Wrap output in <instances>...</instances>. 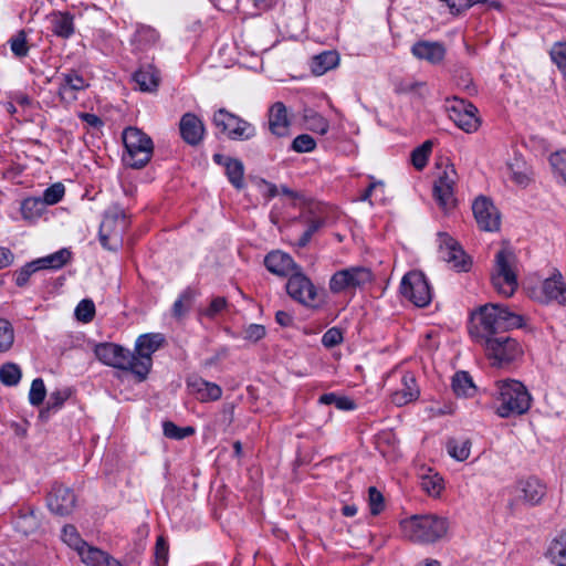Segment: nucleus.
Masks as SVG:
<instances>
[{
  "instance_id": "f257e3e1",
  "label": "nucleus",
  "mask_w": 566,
  "mask_h": 566,
  "mask_svg": "<svg viewBox=\"0 0 566 566\" xmlns=\"http://www.w3.org/2000/svg\"><path fill=\"white\" fill-rule=\"evenodd\" d=\"M523 317L500 304H485L472 315L470 335L494 365L510 363L522 354L518 343L506 335L521 327Z\"/></svg>"
},
{
  "instance_id": "f03ea898",
  "label": "nucleus",
  "mask_w": 566,
  "mask_h": 566,
  "mask_svg": "<svg viewBox=\"0 0 566 566\" xmlns=\"http://www.w3.org/2000/svg\"><path fill=\"white\" fill-rule=\"evenodd\" d=\"M449 520L436 514L412 515L400 521L402 536L420 544L436 543L443 538L449 531Z\"/></svg>"
},
{
  "instance_id": "7ed1b4c3",
  "label": "nucleus",
  "mask_w": 566,
  "mask_h": 566,
  "mask_svg": "<svg viewBox=\"0 0 566 566\" xmlns=\"http://www.w3.org/2000/svg\"><path fill=\"white\" fill-rule=\"evenodd\" d=\"M496 386L499 390L497 398L501 401L496 413L501 418L521 416L528 411L532 397L522 382L505 379L499 380Z\"/></svg>"
},
{
  "instance_id": "20e7f679",
  "label": "nucleus",
  "mask_w": 566,
  "mask_h": 566,
  "mask_svg": "<svg viewBox=\"0 0 566 566\" xmlns=\"http://www.w3.org/2000/svg\"><path fill=\"white\" fill-rule=\"evenodd\" d=\"M123 143L126 148L124 161L127 166L140 169L149 163L154 145L145 133L136 127H128L123 132Z\"/></svg>"
},
{
  "instance_id": "39448f33",
  "label": "nucleus",
  "mask_w": 566,
  "mask_h": 566,
  "mask_svg": "<svg viewBox=\"0 0 566 566\" xmlns=\"http://www.w3.org/2000/svg\"><path fill=\"white\" fill-rule=\"evenodd\" d=\"M165 343L163 334L140 335L136 340L135 353H133V375L143 381L147 378L153 366L151 355L157 352Z\"/></svg>"
},
{
  "instance_id": "423d86ee",
  "label": "nucleus",
  "mask_w": 566,
  "mask_h": 566,
  "mask_svg": "<svg viewBox=\"0 0 566 566\" xmlns=\"http://www.w3.org/2000/svg\"><path fill=\"white\" fill-rule=\"evenodd\" d=\"M492 283L495 290L505 296H511L514 293L517 287V279L513 252L505 249L497 252Z\"/></svg>"
},
{
  "instance_id": "0eeeda50",
  "label": "nucleus",
  "mask_w": 566,
  "mask_h": 566,
  "mask_svg": "<svg viewBox=\"0 0 566 566\" xmlns=\"http://www.w3.org/2000/svg\"><path fill=\"white\" fill-rule=\"evenodd\" d=\"M374 276L366 266H352L335 272L329 280V291L339 294L346 291L360 289L371 283Z\"/></svg>"
},
{
  "instance_id": "6e6552de",
  "label": "nucleus",
  "mask_w": 566,
  "mask_h": 566,
  "mask_svg": "<svg viewBox=\"0 0 566 566\" xmlns=\"http://www.w3.org/2000/svg\"><path fill=\"white\" fill-rule=\"evenodd\" d=\"M127 226L128 221L122 211L117 209L107 211L99 226L101 244L105 249L117 250L122 242V233Z\"/></svg>"
},
{
  "instance_id": "1a4fd4ad",
  "label": "nucleus",
  "mask_w": 566,
  "mask_h": 566,
  "mask_svg": "<svg viewBox=\"0 0 566 566\" xmlns=\"http://www.w3.org/2000/svg\"><path fill=\"white\" fill-rule=\"evenodd\" d=\"M400 292L418 307L427 306L432 298L430 285L420 271H411L403 275Z\"/></svg>"
},
{
  "instance_id": "9d476101",
  "label": "nucleus",
  "mask_w": 566,
  "mask_h": 566,
  "mask_svg": "<svg viewBox=\"0 0 566 566\" xmlns=\"http://www.w3.org/2000/svg\"><path fill=\"white\" fill-rule=\"evenodd\" d=\"M214 125L234 140H247L255 135V128L249 122L228 112L224 108L218 109L213 115Z\"/></svg>"
},
{
  "instance_id": "9b49d317",
  "label": "nucleus",
  "mask_w": 566,
  "mask_h": 566,
  "mask_svg": "<svg viewBox=\"0 0 566 566\" xmlns=\"http://www.w3.org/2000/svg\"><path fill=\"white\" fill-rule=\"evenodd\" d=\"M72 253L67 249H61L44 258H40L27 263L15 273V284L20 287L25 286L30 276L44 269H61L71 260Z\"/></svg>"
},
{
  "instance_id": "f8f14e48",
  "label": "nucleus",
  "mask_w": 566,
  "mask_h": 566,
  "mask_svg": "<svg viewBox=\"0 0 566 566\" xmlns=\"http://www.w3.org/2000/svg\"><path fill=\"white\" fill-rule=\"evenodd\" d=\"M439 256L458 272H468L472 261L460 243L448 233L438 234Z\"/></svg>"
},
{
  "instance_id": "ddd939ff",
  "label": "nucleus",
  "mask_w": 566,
  "mask_h": 566,
  "mask_svg": "<svg viewBox=\"0 0 566 566\" xmlns=\"http://www.w3.org/2000/svg\"><path fill=\"white\" fill-rule=\"evenodd\" d=\"M447 112L449 118L465 133H474L480 127L478 108L470 102L454 97Z\"/></svg>"
},
{
  "instance_id": "4468645a",
  "label": "nucleus",
  "mask_w": 566,
  "mask_h": 566,
  "mask_svg": "<svg viewBox=\"0 0 566 566\" xmlns=\"http://www.w3.org/2000/svg\"><path fill=\"white\" fill-rule=\"evenodd\" d=\"M95 356L103 364L133 374V353L114 343H101L94 348Z\"/></svg>"
},
{
  "instance_id": "2eb2a0df",
  "label": "nucleus",
  "mask_w": 566,
  "mask_h": 566,
  "mask_svg": "<svg viewBox=\"0 0 566 566\" xmlns=\"http://www.w3.org/2000/svg\"><path fill=\"white\" fill-rule=\"evenodd\" d=\"M472 211L480 230L488 232H495L500 230V211L488 197H478L473 201Z\"/></svg>"
},
{
  "instance_id": "dca6fc26",
  "label": "nucleus",
  "mask_w": 566,
  "mask_h": 566,
  "mask_svg": "<svg viewBox=\"0 0 566 566\" xmlns=\"http://www.w3.org/2000/svg\"><path fill=\"white\" fill-rule=\"evenodd\" d=\"M458 180L455 168L452 164H447L444 170L434 181L433 195L440 207L450 209L454 207V186Z\"/></svg>"
},
{
  "instance_id": "f3484780",
  "label": "nucleus",
  "mask_w": 566,
  "mask_h": 566,
  "mask_svg": "<svg viewBox=\"0 0 566 566\" xmlns=\"http://www.w3.org/2000/svg\"><path fill=\"white\" fill-rule=\"evenodd\" d=\"M286 292L294 301L305 306H311L316 298V289L301 268L289 277Z\"/></svg>"
},
{
  "instance_id": "a211bd4d",
  "label": "nucleus",
  "mask_w": 566,
  "mask_h": 566,
  "mask_svg": "<svg viewBox=\"0 0 566 566\" xmlns=\"http://www.w3.org/2000/svg\"><path fill=\"white\" fill-rule=\"evenodd\" d=\"M76 497L73 491L63 485L52 489L48 497V506L54 514L69 515L75 507Z\"/></svg>"
},
{
  "instance_id": "6ab92c4d",
  "label": "nucleus",
  "mask_w": 566,
  "mask_h": 566,
  "mask_svg": "<svg viewBox=\"0 0 566 566\" xmlns=\"http://www.w3.org/2000/svg\"><path fill=\"white\" fill-rule=\"evenodd\" d=\"M269 129L276 137L290 135L291 119L287 108L282 102H275L268 112Z\"/></svg>"
},
{
  "instance_id": "aec40b11",
  "label": "nucleus",
  "mask_w": 566,
  "mask_h": 566,
  "mask_svg": "<svg viewBox=\"0 0 566 566\" xmlns=\"http://www.w3.org/2000/svg\"><path fill=\"white\" fill-rule=\"evenodd\" d=\"M266 269L279 276H291L300 266L294 262L292 256L281 251H272L264 259Z\"/></svg>"
},
{
  "instance_id": "412c9836",
  "label": "nucleus",
  "mask_w": 566,
  "mask_h": 566,
  "mask_svg": "<svg viewBox=\"0 0 566 566\" xmlns=\"http://www.w3.org/2000/svg\"><path fill=\"white\" fill-rule=\"evenodd\" d=\"M180 135L189 145H198L205 135V126L202 122L192 113H186L179 124Z\"/></svg>"
},
{
  "instance_id": "4be33fe9",
  "label": "nucleus",
  "mask_w": 566,
  "mask_h": 566,
  "mask_svg": "<svg viewBox=\"0 0 566 566\" xmlns=\"http://www.w3.org/2000/svg\"><path fill=\"white\" fill-rule=\"evenodd\" d=\"M520 497L528 505H537L546 494V486L536 478H527L517 483Z\"/></svg>"
},
{
  "instance_id": "5701e85b",
  "label": "nucleus",
  "mask_w": 566,
  "mask_h": 566,
  "mask_svg": "<svg viewBox=\"0 0 566 566\" xmlns=\"http://www.w3.org/2000/svg\"><path fill=\"white\" fill-rule=\"evenodd\" d=\"M187 384L191 394H193L198 400L203 402L218 400L222 395L220 386L200 377H191L188 379Z\"/></svg>"
},
{
  "instance_id": "b1692460",
  "label": "nucleus",
  "mask_w": 566,
  "mask_h": 566,
  "mask_svg": "<svg viewBox=\"0 0 566 566\" xmlns=\"http://www.w3.org/2000/svg\"><path fill=\"white\" fill-rule=\"evenodd\" d=\"M411 52L417 59L431 64L442 62L446 56V48L440 42L419 41L413 44Z\"/></svg>"
},
{
  "instance_id": "393cba45",
  "label": "nucleus",
  "mask_w": 566,
  "mask_h": 566,
  "mask_svg": "<svg viewBox=\"0 0 566 566\" xmlns=\"http://www.w3.org/2000/svg\"><path fill=\"white\" fill-rule=\"evenodd\" d=\"M419 394L416 378L412 375H405L402 377V387L391 395V401L396 406L401 407L418 399Z\"/></svg>"
},
{
  "instance_id": "a878e982",
  "label": "nucleus",
  "mask_w": 566,
  "mask_h": 566,
  "mask_svg": "<svg viewBox=\"0 0 566 566\" xmlns=\"http://www.w3.org/2000/svg\"><path fill=\"white\" fill-rule=\"evenodd\" d=\"M542 292L546 301H557L559 304H566V283L559 273L543 282Z\"/></svg>"
},
{
  "instance_id": "bb28decb",
  "label": "nucleus",
  "mask_w": 566,
  "mask_h": 566,
  "mask_svg": "<svg viewBox=\"0 0 566 566\" xmlns=\"http://www.w3.org/2000/svg\"><path fill=\"white\" fill-rule=\"evenodd\" d=\"M86 81L76 72L63 74V82L61 83L59 95L62 101L71 102L76 98L73 94L75 91H82L87 87Z\"/></svg>"
},
{
  "instance_id": "cd10ccee",
  "label": "nucleus",
  "mask_w": 566,
  "mask_h": 566,
  "mask_svg": "<svg viewBox=\"0 0 566 566\" xmlns=\"http://www.w3.org/2000/svg\"><path fill=\"white\" fill-rule=\"evenodd\" d=\"M134 80L143 92H154L159 85V72L153 65L142 67L134 74Z\"/></svg>"
},
{
  "instance_id": "c85d7f7f",
  "label": "nucleus",
  "mask_w": 566,
  "mask_h": 566,
  "mask_svg": "<svg viewBox=\"0 0 566 566\" xmlns=\"http://www.w3.org/2000/svg\"><path fill=\"white\" fill-rule=\"evenodd\" d=\"M52 32L63 39L74 33L73 15L69 12H53L50 15Z\"/></svg>"
},
{
  "instance_id": "c756f323",
  "label": "nucleus",
  "mask_w": 566,
  "mask_h": 566,
  "mask_svg": "<svg viewBox=\"0 0 566 566\" xmlns=\"http://www.w3.org/2000/svg\"><path fill=\"white\" fill-rule=\"evenodd\" d=\"M294 221L301 222L303 221L307 228L304 233L300 237L297 242L295 243L298 248H304L308 244L314 233H316L325 223L324 219L321 217H315L312 213H304L298 218H295Z\"/></svg>"
},
{
  "instance_id": "7c9ffc66",
  "label": "nucleus",
  "mask_w": 566,
  "mask_h": 566,
  "mask_svg": "<svg viewBox=\"0 0 566 566\" xmlns=\"http://www.w3.org/2000/svg\"><path fill=\"white\" fill-rule=\"evenodd\" d=\"M339 56L334 51H325L313 56L311 69L315 75H323L327 71L338 65Z\"/></svg>"
},
{
  "instance_id": "2f4dec72",
  "label": "nucleus",
  "mask_w": 566,
  "mask_h": 566,
  "mask_svg": "<svg viewBox=\"0 0 566 566\" xmlns=\"http://www.w3.org/2000/svg\"><path fill=\"white\" fill-rule=\"evenodd\" d=\"M452 389L458 397H472L476 391V387L469 373L458 371L452 378Z\"/></svg>"
},
{
  "instance_id": "473e14b6",
  "label": "nucleus",
  "mask_w": 566,
  "mask_h": 566,
  "mask_svg": "<svg viewBox=\"0 0 566 566\" xmlns=\"http://www.w3.org/2000/svg\"><path fill=\"white\" fill-rule=\"evenodd\" d=\"M547 554L554 565L566 566V530L552 541Z\"/></svg>"
},
{
  "instance_id": "72a5a7b5",
  "label": "nucleus",
  "mask_w": 566,
  "mask_h": 566,
  "mask_svg": "<svg viewBox=\"0 0 566 566\" xmlns=\"http://www.w3.org/2000/svg\"><path fill=\"white\" fill-rule=\"evenodd\" d=\"M39 527L40 520L33 511L22 513L14 520V528L25 536L34 534Z\"/></svg>"
},
{
  "instance_id": "f704fd0d",
  "label": "nucleus",
  "mask_w": 566,
  "mask_h": 566,
  "mask_svg": "<svg viewBox=\"0 0 566 566\" xmlns=\"http://www.w3.org/2000/svg\"><path fill=\"white\" fill-rule=\"evenodd\" d=\"M226 174L229 181L237 188L241 189L244 186V167L239 159L228 158L224 163Z\"/></svg>"
},
{
  "instance_id": "c9c22d12",
  "label": "nucleus",
  "mask_w": 566,
  "mask_h": 566,
  "mask_svg": "<svg viewBox=\"0 0 566 566\" xmlns=\"http://www.w3.org/2000/svg\"><path fill=\"white\" fill-rule=\"evenodd\" d=\"M303 118L306 127L314 133L324 135L329 128L327 119H325L321 114L313 109H305Z\"/></svg>"
},
{
  "instance_id": "e433bc0d",
  "label": "nucleus",
  "mask_w": 566,
  "mask_h": 566,
  "mask_svg": "<svg viewBox=\"0 0 566 566\" xmlns=\"http://www.w3.org/2000/svg\"><path fill=\"white\" fill-rule=\"evenodd\" d=\"M44 208L41 198H28L21 205V213L25 220H33L42 214Z\"/></svg>"
},
{
  "instance_id": "4c0bfd02",
  "label": "nucleus",
  "mask_w": 566,
  "mask_h": 566,
  "mask_svg": "<svg viewBox=\"0 0 566 566\" xmlns=\"http://www.w3.org/2000/svg\"><path fill=\"white\" fill-rule=\"evenodd\" d=\"M61 538L69 547L76 552L86 547V542L81 537L76 527L73 525H65L63 527Z\"/></svg>"
},
{
  "instance_id": "58836bf2",
  "label": "nucleus",
  "mask_w": 566,
  "mask_h": 566,
  "mask_svg": "<svg viewBox=\"0 0 566 566\" xmlns=\"http://www.w3.org/2000/svg\"><path fill=\"white\" fill-rule=\"evenodd\" d=\"M21 379V369L14 363H6L0 367V381L6 386H15Z\"/></svg>"
},
{
  "instance_id": "ea45409f",
  "label": "nucleus",
  "mask_w": 566,
  "mask_h": 566,
  "mask_svg": "<svg viewBox=\"0 0 566 566\" xmlns=\"http://www.w3.org/2000/svg\"><path fill=\"white\" fill-rule=\"evenodd\" d=\"M164 434L169 439L181 440L195 434L196 430L191 426L178 427L172 421H165L163 424Z\"/></svg>"
},
{
  "instance_id": "a19ab883",
  "label": "nucleus",
  "mask_w": 566,
  "mask_h": 566,
  "mask_svg": "<svg viewBox=\"0 0 566 566\" xmlns=\"http://www.w3.org/2000/svg\"><path fill=\"white\" fill-rule=\"evenodd\" d=\"M507 166L511 171V178L515 184L520 186L528 185L531 180L530 171L521 159H515L514 163H510Z\"/></svg>"
},
{
  "instance_id": "79ce46f5",
  "label": "nucleus",
  "mask_w": 566,
  "mask_h": 566,
  "mask_svg": "<svg viewBox=\"0 0 566 566\" xmlns=\"http://www.w3.org/2000/svg\"><path fill=\"white\" fill-rule=\"evenodd\" d=\"M432 145L431 140H426L421 146L412 150L411 163L416 169L421 170L426 167Z\"/></svg>"
},
{
  "instance_id": "37998d69",
  "label": "nucleus",
  "mask_w": 566,
  "mask_h": 566,
  "mask_svg": "<svg viewBox=\"0 0 566 566\" xmlns=\"http://www.w3.org/2000/svg\"><path fill=\"white\" fill-rule=\"evenodd\" d=\"M77 554L80 555L82 562L88 566H101L102 558H105V552L90 546L86 543V547L81 548Z\"/></svg>"
},
{
  "instance_id": "c03bdc74",
  "label": "nucleus",
  "mask_w": 566,
  "mask_h": 566,
  "mask_svg": "<svg viewBox=\"0 0 566 566\" xmlns=\"http://www.w3.org/2000/svg\"><path fill=\"white\" fill-rule=\"evenodd\" d=\"M449 454L458 461H464L470 455L471 442L470 440H463L458 442L454 439L448 441L447 444Z\"/></svg>"
},
{
  "instance_id": "a18cd8bd",
  "label": "nucleus",
  "mask_w": 566,
  "mask_h": 566,
  "mask_svg": "<svg viewBox=\"0 0 566 566\" xmlns=\"http://www.w3.org/2000/svg\"><path fill=\"white\" fill-rule=\"evenodd\" d=\"M14 343V331L8 319L0 317V353L8 352Z\"/></svg>"
},
{
  "instance_id": "49530a36",
  "label": "nucleus",
  "mask_w": 566,
  "mask_h": 566,
  "mask_svg": "<svg viewBox=\"0 0 566 566\" xmlns=\"http://www.w3.org/2000/svg\"><path fill=\"white\" fill-rule=\"evenodd\" d=\"M318 401L323 405H335L339 410H352L355 408V402L353 400L347 397L337 396L333 392L322 395Z\"/></svg>"
},
{
  "instance_id": "de8ad7c7",
  "label": "nucleus",
  "mask_w": 566,
  "mask_h": 566,
  "mask_svg": "<svg viewBox=\"0 0 566 566\" xmlns=\"http://www.w3.org/2000/svg\"><path fill=\"white\" fill-rule=\"evenodd\" d=\"M421 488L431 496H438L443 489V480L438 474L423 476Z\"/></svg>"
},
{
  "instance_id": "09e8293b",
  "label": "nucleus",
  "mask_w": 566,
  "mask_h": 566,
  "mask_svg": "<svg viewBox=\"0 0 566 566\" xmlns=\"http://www.w3.org/2000/svg\"><path fill=\"white\" fill-rule=\"evenodd\" d=\"M10 48L12 53L18 57H23L29 52L27 34L23 30L19 31L10 39Z\"/></svg>"
},
{
  "instance_id": "8fccbe9b",
  "label": "nucleus",
  "mask_w": 566,
  "mask_h": 566,
  "mask_svg": "<svg viewBox=\"0 0 566 566\" xmlns=\"http://www.w3.org/2000/svg\"><path fill=\"white\" fill-rule=\"evenodd\" d=\"M95 315V305L91 300H82L76 308L75 316L80 322L90 323Z\"/></svg>"
},
{
  "instance_id": "3c124183",
  "label": "nucleus",
  "mask_w": 566,
  "mask_h": 566,
  "mask_svg": "<svg viewBox=\"0 0 566 566\" xmlns=\"http://www.w3.org/2000/svg\"><path fill=\"white\" fill-rule=\"evenodd\" d=\"M195 297V292L190 289H187L182 292L180 297L174 303L172 313L176 317H181L190 306L192 300Z\"/></svg>"
},
{
  "instance_id": "603ef678",
  "label": "nucleus",
  "mask_w": 566,
  "mask_h": 566,
  "mask_svg": "<svg viewBox=\"0 0 566 566\" xmlns=\"http://www.w3.org/2000/svg\"><path fill=\"white\" fill-rule=\"evenodd\" d=\"M549 163L554 172L566 184V150H560L549 156Z\"/></svg>"
},
{
  "instance_id": "864d4df0",
  "label": "nucleus",
  "mask_w": 566,
  "mask_h": 566,
  "mask_svg": "<svg viewBox=\"0 0 566 566\" xmlns=\"http://www.w3.org/2000/svg\"><path fill=\"white\" fill-rule=\"evenodd\" d=\"M292 149L296 153H310L316 147L315 139L308 134H302L292 142Z\"/></svg>"
},
{
  "instance_id": "5fc2aeb1",
  "label": "nucleus",
  "mask_w": 566,
  "mask_h": 566,
  "mask_svg": "<svg viewBox=\"0 0 566 566\" xmlns=\"http://www.w3.org/2000/svg\"><path fill=\"white\" fill-rule=\"evenodd\" d=\"M551 57L566 77V42L556 43L551 50Z\"/></svg>"
},
{
  "instance_id": "6e6d98bb",
  "label": "nucleus",
  "mask_w": 566,
  "mask_h": 566,
  "mask_svg": "<svg viewBox=\"0 0 566 566\" xmlns=\"http://www.w3.org/2000/svg\"><path fill=\"white\" fill-rule=\"evenodd\" d=\"M46 395L44 382L41 378H35L30 388L29 399L31 405L39 406L43 402Z\"/></svg>"
},
{
  "instance_id": "4d7b16f0",
  "label": "nucleus",
  "mask_w": 566,
  "mask_h": 566,
  "mask_svg": "<svg viewBox=\"0 0 566 566\" xmlns=\"http://www.w3.org/2000/svg\"><path fill=\"white\" fill-rule=\"evenodd\" d=\"M64 186L61 182H56L50 186L43 192V198L41 199L44 205H55L64 196Z\"/></svg>"
},
{
  "instance_id": "13d9d810",
  "label": "nucleus",
  "mask_w": 566,
  "mask_h": 566,
  "mask_svg": "<svg viewBox=\"0 0 566 566\" xmlns=\"http://www.w3.org/2000/svg\"><path fill=\"white\" fill-rule=\"evenodd\" d=\"M169 546L163 536H159L155 546V564L156 566H166L168 562Z\"/></svg>"
},
{
  "instance_id": "bf43d9fd",
  "label": "nucleus",
  "mask_w": 566,
  "mask_h": 566,
  "mask_svg": "<svg viewBox=\"0 0 566 566\" xmlns=\"http://www.w3.org/2000/svg\"><path fill=\"white\" fill-rule=\"evenodd\" d=\"M368 501L373 515H378L385 507L384 496L375 486L368 489Z\"/></svg>"
},
{
  "instance_id": "052dcab7",
  "label": "nucleus",
  "mask_w": 566,
  "mask_h": 566,
  "mask_svg": "<svg viewBox=\"0 0 566 566\" xmlns=\"http://www.w3.org/2000/svg\"><path fill=\"white\" fill-rule=\"evenodd\" d=\"M343 342V333L339 328L332 327L325 332L322 337V343L325 347L332 348Z\"/></svg>"
},
{
  "instance_id": "680f3d73",
  "label": "nucleus",
  "mask_w": 566,
  "mask_h": 566,
  "mask_svg": "<svg viewBox=\"0 0 566 566\" xmlns=\"http://www.w3.org/2000/svg\"><path fill=\"white\" fill-rule=\"evenodd\" d=\"M265 335V328L263 325L258 324H251L245 331H244V337L245 339L258 342L261 338H263Z\"/></svg>"
},
{
  "instance_id": "e2e57ef3",
  "label": "nucleus",
  "mask_w": 566,
  "mask_h": 566,
  "mask_svg": "<svg viewBox=\"0 0 566 566\" xmlns=\"http://www.w3.org/2000/svg\"><path fill=\"white\" fill-rule=\"evenodd\" d=\"M69 397V390H56L50 395L48 406L49 408H60Z\"/></svg>"
},
{
  "instance_id": "0e129e2a",
  "label": "nucleus",
  "mask_w": 566,
  "mask_h": 566,
  "mask_svg": "<svg viewBox=\"0 0 566 566\" xmlns=\"http://www.w3.org/2000/svg\"><path fill=\"white\" fill-rule=\"evenodd\" d=\"M424 84L422 82L400 81L396 86V91L398 93H412L417 92L419 88H422Z\"/></svg>"
},
{
  "instance_id": "69168bd1",
  "label": "nucleus",
  "mask_w": 566,
  "mask_h": 566,
  "mask_svg": "<svg viewBox=\"0 0 566 566\" xmlns=\"http://www.w3.org/2000/svg\"><path fill=\"white\" fill-rule=\"evenodd\" d=\"M227 305L224 297H216L211 301L210 306L206 310L205 315L213 317L216 314L221 312Z\"/></svg>"
},
{
  "instance_id": "338daca9",
  "label": "nucleus",
  "mask_w": 566,
  "mask_h": 566,
  "mask_svg": "<svg viewBox=\"0 0 566 566\" xmlns=\"http://www.w3.org/2000/svg\"><path fill=\"white\" fill-rule=\"evenodd\" d=\"M81 118L92 127L99 128L103 126L102 119L95 114L83 113L81 114Z\"/></svg>"
},
{
  "instance_id": "774afa93",
  "label": "nucleus",
  "mask_w": 566,
  "mask_h": 566,
  "mask_svg": "<svg viewBox=\"0 0 566 566\" xmlns=\"http://www.w3.org/2000/svg\"><path fill=\"white\" fill-rule=\"evenodd\" d=\"M13 261L12 252L7 248H0V269L9 266Z\"/></svg>"
}]
</instances>
